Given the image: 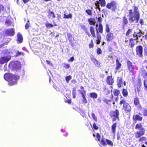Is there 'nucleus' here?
<instances>
[{
  "instance_id": "nucleus-1",
  "label": "nucleus",
  "mask_w": 147,
  "mask_h": 147,
  "mask_svg": "<svg viewBox=\"0 0 147 147\" xmlns=\"http://www.w3.org/2000/svg\"><path fill=\"white\" fill-rule=\"evenodd\" d=\"M132 8L134 9L133 12L132 9L128 10L129 15V20L131 23H138L140 17V14L138 7L134 5L132 6Z\"/></svg>"
},
{
  "instance_id": "nucleus-2",
  "label": "nucleus",
  "mask_w": 147,
  "mask_h": 147,
  "mask_svg": "<svg viewBox=\"0 0 147 147\" xmlns=\"http://www.w3.org/2000/svg\"><path fill=\"white\" fill-rule=\"evenodd\" d=\"M3 77L4 79L8 82L9 84L10 85L16 84L17 80L20 78L19 75L13 74L9 73L5 74Z\"/></svg>"
},
{
  "instance_id": "nucleus-3",
  "label": "nucleus",
  "mask_w": 147,
  "mask_h": 147,
  "mask_svg": "<svg viewBox=\"0 0 147 147\" xmlns=\"http://www.w3.org/2000/svg\"><path fill=\"white\" fill-rule=\"evenodd\" d=\"M136 129L139 130L134 133L135 137L137 139L144 135L145 134V129L143 127L141 123H137L135 127Z\"/></svg>"
},
{
  "instance_id": "nucleus-4",
  "label": "nucleus",
  "mask_w": 147,
  "mask_h": 147,
  "mask_svg": "<svg viewBox=\"0 0 147 147\" xmlns=\"http://www.w3.org/2000/svg\"><path fill=\"white\" fill-rule=\"evenodd\" d=\"M120 101L119 103L120 106H121L122 109L126 113L130 112L131 111V108L130 104L127 102L126 100L121 96L120 97Z\"/></svg>"
},
{
  "instance_id": "nucleus-5",
  "label": "nucleus",
  "mask_w": 147,
  "mask_h": 147,
  "mask_svg": "<svg viewBox=\"0 0 147 147\" xmlns=\"http://www.w3.org/2000/svg\"><path fill=\"white\" fill-rule=\"evenodd\" d=\"M119 110L116 109L114 111H111L110 113L109 116L113 118L112 121L114 122L117 119L119 120Z\"/></svg>"
},
{
  "instance_id": "nucleus-6",
  "label": "nucleus",
  "mask_w": 147,
  "mask_h": 147,
  "mask_svg": "<svg viewBox=\"0 0 147 147\" xmlns=\"http://www.w3.org/2000/svg\"><path fill=\"white\" fill-rule=\"evenodd\" d=\"M117 4L115 1H112L108 3L106 7L109 9H111L112 11H115L117 9Z\"/></svg>"
},
{
  "instance_id": "nucleus-7",
  "label": "nucleus",
  "mask_w": 147,
  "mask_h": 147,
  "mask_svg": "<svg viewBox=\"0 0 147 147\" xmlns=\"http://www.w3.org/2000/svg\"><path fill=\"white\" fill-rule=\"evenodd\" d=\"M9 66L12 70L17 71L20 70L21 69V66L20 64L16 62H11L9 64Z\"/></svg>"
},
{
  "instance_id": "nucleus-8",
  "label": "nucleus",
  "mask_w": 147,
  "mask_h": 147,
  "mask_svg": "<svg viewBox=\"0 0 147 147\" xmlns=\"http://www.w3.org/2000/svg\"><path fill=\"white\" fill-rule=\"evenodd\" d=\"M100 143L101 145L103 146H106L107 144L110 145L111 146H113V143L111 141L108 139H106L105 140L104 138H102Z\"/></svg>"
},
{
  "instance_id": "nucleus-9",
  "label": "nucleus",
  "mask_w": 147,
  "mask_h": 147,
  "mask_svg": "<svg viewBox=\"0 0 147 147\" xmlns=\"http://www.w3.org/2000/svg\"><path fill=\"white\" fill-rule=\"evenodd\" d=\"M136 55L140 57L143 56V48L142 46L138 45L135 48Z\"/></svg>"
},
{
  "instance_id": "nucleus-10",
  "label": "nucleus",
  "mask_w": 147,
  "mask_h": 147,
  "mask_svg": "<svg viewBox=\"0 0 147 147\" xmlns=\"http://www.w3.org/2000/svg\"><path fill=\"white\" fill-rule=\"evenodd\" d=\"M127 64V68L130 73L134 74V67L132 63L129 60H128L126 62Z\"/></svg>"
},
{
  "instance_id": "nucleus-11",
  "label": "nucleus",
  "mask_w": 147,
  "mask_h": 147,
  "mask_svg": "<svg viewBox=\"0 0 147 147\" xmlns=\"http://www.w3.org/2000/svg\"><path fill=\"white\" fill-rule=\"evenodd\" d=\"M122 23V28L124 29L125 26H127L129 23V21L128 18L126 16H124L122 17V22H120Z\"/></svg>"
},
{
  "instance_id": "nucleus-12",
  "label": "nucleus",
  "mask_w": 147,
  "mask_h": 147,
  "mask_svg": "<svg viewBox=\"0 0 147 147\" xmlns=\"http://www.w3.org/2000/svg\"><path fill=\"white\" fill-rule=\"evenodd\" d=\"M133 102L134 105L135 106H138V109L139 110H142V106L140 104V102L138 98L135 97L134 99Z\"/></svg>"
},
{
  "instance_id": "nucleus-13",
  "label": "nucleus",
  "mask_w": 147,
  "mask_h": 147,
  "mask_svg": "<svg viewBox=\"0 0 147 147\" xmlns=\"http://www.w3.org/2000/svg\"><path fill=\"white\" fill-rule=\"evenodd\" d=\"M106 81L107 84L109 85H113L115 81L114 78L112 75L107 76Z\"/></svg>"
},
{
  "instance_id": "nucleus-14",
  "label": "nucleus",
  "mask_w": 147,
  "mask_h": 147,
  "mask_svg": "<svg viewBox=\"0 0 147 147\" xmlns=\"http://www.w3.org/2000/svg\"><path fill=\"white\" fill-rule=\"evenodd\" d=\"M5 35L10 36H13L15 34L14 29L13 28L7 29L5 31Z\"/></svg>"
},
{
  "instance_id": "nucleus-15",
  "label": "nucleus",
  "mask_w": 147,
  "mask_h": 147,
  "mask_svg": "<svg viewBox=\"0 0 147 147\" xmlns=\"http://www.w3.org/2000/svg\"><path fill=\"white\" fill-rule=\"evenodd\" d=\"M11 59L10 56H5L0 58V64H3L8 61Z\"/></svg>"
},
{
  "instance_id": "nucleus-16",
  "label": "nucleus",
  "mask_w": 147,
  "mask_h": 147,
  "mask_svg": "<svg viewBox=\"0 0 147 147\" xmlns=\"http://www.w3.org/2000/svg\"><path fill=\"white\" fill-rule=\"evenodd\" d=\"M132 120L133 121L136 123L137 121H142L143 119V118L139 115L138 114L134 115L132 117Z\"/></svg>"
},
{
  "instance_id": "nucleus-17",
  "label": "nucleus",
  "mask_w": 147,
  "mask_h": 147,
  "mask_svg": "<svg viewBox=\"0 0 147 147\" xmlns=\"http://www.w3.org/2000/svg\"><path fill=\"white\" fill-rule=\"evenodd\" d=\"M90 59L96 66L98 67H100V63L94 57L93 55H92V57H90Z\"/></svg>"
},
{
  "instance_id": "nucleus-18",
  "label": "nucleus",
  "mask_w": 147,
  "mask_h": 147,
  "mask_svg": "<svg viewBox=\"0 0 147 147\" xmlns=\"http://www.w3.org/2000/svg\"><path fill=\"white\" fill-rule=\"evenodd\" d=\"M135 40L132 38H130L129 40V44L128 46L130 48L132 49H133L135 45L137 44L138 42V41H137L136 43Z\"/></svg>"
},
{
  "instance_id": "nucleus-19",
  "label": "nucleus",
  "mask_w": 147,
  "mask_h": 147,
  "mask_svg": "<svg viewBox=\"0 0 147 147\" xmlns=\"http://www.w3.org/2000/svg\"><path fill=\"white\" fill-rule=\"evenodd\" d=\"M114 38L113 34V33L109 32L107 34L106 38L107 41L109 42L111 41Z\"/></svg>"
},
{
  "instance_id": "nucleus-20",
  "label": "nucleus",
  "mask_w": 147,
  "mask_h": 147,
  "mask_svg": "<svg viewBox=\"0 0 147 147\" xmlns=\"http://www.w3.org/2000/svg\"><path fill=\"white\" fill-rule=\"evenodd\" d=\"M117 84L118 87L121 88L123 84V81L122 77H118L117 80Z\"/></svg>"
},
{
  "instance_id": "nucleus-21",
  "label": "nucleus",
  "mask_w": 147,
  "mask_h": 147,
  "mask_svg": "<svg viewBox=\"0 0 147 147\" xmlns=\"http://www.w3.org/2000/svg\"><path fill=\"white\" fill-rule=\"evenodd\" d=\"M80 93L82 95V97L83 98L82 100V103L86 104L87 102V101L86 98L85 96V94L86 93V91L85 90H84L83 92L81 91Z\"/></svg>"
},
{
  "instance_id": "nucleus-22",
  "label": "nucleus",
  "mask_w": 147,
  "mask_h": 147,
  "mask_svg": "<svg viewBox=\"0 0 147 147\" xmlns=\"http://www.w3.org/2000/svg\"><path fill=\"white\" fill-rule=\"evenodd\" d=\"M116 67L115 68V69L117 72V70L121 68L122 65L119 62L118 58L116 59Z\"/></svg>"
},
{
  "instance_id": "nucleus-23",
  "label": "nucleus",
  "mask_w": 147,
  "mask_h": 147,
  "mask_svg": "<svg viewBox=\"0 0 147 147\" xmlns=\"http://www.w3.org/2000/svg\"><path fill=\"white\" fill-rule=\"evenodd\" d=\"M89 30L92 37L95 38L96 37V35L94 27L90 26L89 28Z\"/></svg>"
},
{
  "instance_id": "nucleus-24",
  "label": "nucleus",
  "mask_w": 147,
  "mask_h": 147,
  "mask_svg": "<svg viewBox=\"0 0 147 147\" xmlns=\"http://www.w3.org/2000/svg\"><path fill=\"white\" fill-rule=\"evenodd\" d=\"M88 21L90 25H94L96 23L95 19L94 18L88 19Z\"/></svg>"
},
{
  "instance_id": "nucleus-25",
  "label": "nucleus",
  "mask_w": 147,
  "mask_h": 147,
  "mask_svg": "<svg viewBox=\"0 0 147 147\" xmlns=\"http://www.w3.org/2000/svg\"><path fill=\"white\" fill-rule=\"evenodd\" d=\"M96 44L99 45L100 43L101 37V35L98 33V31H96Z\"/></svg>"
},
{
  "instance_id": "nucleus-26",
  "label": "nucleus",
  "mask_w": 147,
  "mask_h": 147,
  "mask_svg": "<svg viewBox=\"0 0 147 147\" xmlns=\"http://www.w3.org/2000/svg\"><path fill=\"white\" fill-rule=\"evenodd\" d=\"M81 28L84 30L86 34L88 35L89 37L91 36L89 32L87 30L86 26L84 25H82L81 26Z\"/></svg>"
},
{
  "instance_id": "nucleus-27",
  "label": "nucleus",
  "mask_w": 147,
  "mask_h": 147,
  "mask_svg": "<svg viewBox=\"0 0 147 147\" xmlns=\"http://www.w3.org/2000/svg\"><path fill=\"white\" fill-rule=\"evenodd\" d=\"M110 92V90L108 88H106L105 87L103 89L102 92L103 94L106 96H107L108 94H109Z\"/></svg>"
},
{
  "instance_id": "nucleus-28",
  "label": "nucleus",
  "mask_w": 147,
  "mask_h": 147,
  "mask_svg": "<svg viewBox=\"0 0 147 147\" xmlns=\"http://www.w3.org/2000/svg\"><path fill=\"white\" fill-rule=\"evenodd\" d=\"M17 41L19 43H21L23 41V37L22 35L20 33H18L17 35Z\"/></svg>"
},
{
  "instance_id": "nucleus-29",
  "label": "nucleus",
  "mask_w": 147,
  "mask_h": 147,
  "mask_svg": "<svg viewBox=\"0 0 147 147\" xmlns=\"http://www.w3.org/2000/svg\"><path fill=\"white\" fill-rule=\"evenodd\" d=\"M117 124L116 123H113L111 126V129L113 133L115 134Z\"/></svg>"
},
{
  "instance_id": "nucleus-30",
  "label": "nucleus",
  "mask_w": 147,
  "mask_h": 147,
  "mask_svg": "<svg viewBox=\"0 0 147 147\" xmlns=\"http://www.w3.org/2000/svg\"><path fill=\"white\" fill-rule=\"evenodd\" d=\"M122 93L123 96L127 97L128 96V92L126 89L123 88L122 90Z\"/></svg>"
},
{
  "instance_id": "nucleus-31",
  "label": "nucleus",
  "mask_w": 147,
  "mask_h": 147,
  "mask_svg": "<svg viewBox=\"0 0 147 147\" xmlns=\"http://www.w3.org/2000/svg\"><path fill=\"white\" fill-rule=\"evenodd\" d=\"M99 4H100L98 1H97L95 2L94 5L95 6V9H98V10L99 12H100L101 11V9L100 7Z\"/></svg>"
},
{
  "instance_id": "nucleus-32",
  "label": "nucleus",
  "mask_w": 147,
  "mask_h": 147,
  "mask_svg": "<svg viewBox=\"0 0 147 147\" xmlns=\"http://www.w3.org/2000/svg\"><path fill=\"white\" fill-rule=\"evenodd\" d=\"M45 25L47 28H51L53 27L54 26H57V25L55 23H54V25H53L52 24L46 23L45 24Z\"/></svg>"
},
{
  "instance_id": "nucleus-33",
  "label": "nucleus",
  "mask_w": 147,
  "mask_h": 147,
  "mask_svg": "<svg viewBox=\"0 0 147 147\" xmlns=\"http://www.w3.org/2000/svg\"><path fill=\"white\" fill-rule=\"evenodd\" d=\"M98 29V31H97L98 32V33H99V32L101 34L102 33L103 31V28L102 24H99Z\"/></svg>"
},
{
  "instance_id": "nucleus-34",
  "label": "nucleus",
  "mask_w": 147,
  "mask_h": 147,
  "mask_svg": "<svg viewBox=\"0 0 147 147\" xmlns=\"http://www.w3.org/2000/svg\"><path fill=\"white\" fill-rule=\"evenodd\" d=\"M113 93L115 96H118L120 94V91L118 89H114L113 91Z\"/></svg>"
},
{
  "instance_id": "nucleus-35",
  "label": "nucleus",
  "mask_w": 147,
  "mask_h": 147,
  "mask_svg": "<svg viewBox=\"0 0 147 147\" xmlns=\"http://www.w3.org/2000/svg\"><path fill=\"white\" fill-rule=\"evenodd\" d=\"M98 1L101 7H105L106 5V1L105 0H99Z\"/></svg>"
},
{
  "instance_id": "nucleus-36",
  "label": "nucleus",
  "mask_w": 147,
  "mask_h": 147,
  "mask_svg": "<svg viewBox=\"0 0 147 147\" xmlns=\"http://www.w3.org/2000/svg\"><path fill=\"white\" fill-rule=\"evenodd\" d=\"M72 18V14L71 13H69L68 15H66L64 14L63 17V18L64 19L71 18Z\"/></svg>"
},
{
  "instance_id": "nucleus-37",
  "label": "nucleus",
  "mask_w": 147,
  "mask_h": 147,
  "mask_svg": "<svg viewBox=\"0 0 147 147\" xmlns=\"http://www.w3.org/2000/svg\"><path fill=\"white\" fill-rule=\"evenodd\" d=\"M90 96L91 98L94 99L97 98L98 96L97 94L95 92L91 93L90 94Z\"/></svg>"
},
{
  "instance_id": "nucleus-38",
  "label": "nucleus",
  "mask_w": 147,
  "mask_h": 147,
  "mask_svg": "<svg viewBox=\"0 0 147 147\" xmlns=\"http://www.w3.org/2000/svg\"><path fill=\"white\" fill-rule=\"evenodd\" d=\"M48 16L49 18H50L51 17L55 18V13L53 11H50L49 12L48 14Z\"/></svg>"
},
{
  "instance_id": "nucleus-39",
  "label": "nucleus",
  "mask_w": 147,
  "mask_h": 147,
  "mask_svg": "<svg viewBox=\"0 0 147 147\" xmlns=\"http://www.w3.org/2000/svg\"><path fill=\"white\" fill-rule=\"evenodd\" d=\"M141 86L138 85H136L134 89L135 91L136 92H137L139 93L140 92Z\"/></svg>"
},
{
  "instance_id": "nucleus-40",
  "label": "nucleus",
  "mask_w": 147,
  "mask_h": 147,
  "mask_svg": "<svg viewBox=\"0 0 147 147\" xmlns=\"http://www.w3.org/2000/svg\"><path fill=\"white\" fill-rule=\"evenodd\" d=\"M144 32H142L141 30H140L139 32L137 33V37H138V40L139 39V38L142 36Z\"/></svg>"
},
{
  "instance_id": "nucleus-41",
  "label": "nucleus",
  "mask_w": 147,
  "mask_h": 147,
  "mask_svg": "<svg viewBox=\"0 0 147 147\" xmlns=\"http://www.w3.org/2000/svg\"><path fill=\"white\" fill-rule=\"evenodd\" d=\"M132 29H128L126 31V35L127 36H128L132 32Z\"/></svg>"
},
{
  "instance_id": "nucleus-42",
  "label": "nucleus",
  "mask_w": 147,
  "mask_h": 147,
  "mask_svg": "<svg viewBox=\"0 0 147 147\" xmlns=\"http://www.w3.org/2000/svg\"><path fill=\"white\" fill-rule=\"evenodd\" d=\"M21 55H24V53L23 52H20L19 51H17L16 54L14 56L15 57H17L18 56Z\"/></svg>"
},
{
  "instance_id": "nucleus-43",
  "label": "nucleus",
  "mask_w": 147,
  "mask_h": 147,
  "mask_svg": "<svg viewBox=\"0 0 147 147\" xmlns=\"http://www.w3.org/2000/svg\"><path fill=\"white\" fill-rule=\"evenodd\" d=\"M105 29L106 32L109 33L110 32V29L109 27V25L108 24H106L105 25Z\"/></svg>"
},
{
  "instance_id": "nucleus-44",
  "label": "nucleus",
  "mask_w": 147,
  "mask_h": 147,
  "mask_svg": "<svg viewBox=\"0 0 147 147\" xmlns=\"http://www.w3.org/2000/svg\"><path fill=\"white\" fill-rule=\"evenodd\" d=\"M147 139L146 137L145 136H142L139 138V141L140 142H143L145 141Z\"/></svg>"
},
{
  "instance_id": "nucleus-45",
  "label": "nucleus",
  "mask_w": 147,
  "mask_h": 147,
  "mask_svg": "<svg viewBox=\"0 0 147 147\" xmlns=\"http://www.w3.org/2000/svg\"><path fill=\"white\" fill-rule=\"evenodd\" d=\"M89 48L90 49L93 48L94 47V45L93 42V40L92 39H91L90 40V43L89 44Z\"/></svg>"
},
{
  "instance_id": "nucleus-46",
  "label": "nucleus",
  "mask_w": 147,
  "mask_h": 147,
  "mask_svg": "<svg viewBox=\"0 0 147 147\" xmlns=\"http://www.w3.org/2000/svg\"><path fill=\"white\" fill-rule=\"evenodd\" d=\"M63 67L65 69L69 68L70 67V65L69 64H67L65 63H63Z\"/></svg>"
},
{
  "instance_id": "nucleus-47",
  "label": "nucleus",
  "mask_w": 147,
  "mask_h": 147,
  "mask_svg": "<svg viewBox=\"0 0 147 147\" xmlns=\"http://www.w3.org/2000/svg\"><path fill=\"white\" fill-rule=\"evenodd\" d=\"M103 101L106 104L109 105L110 103V100L106 98H104L103 100Z\"/></svg>"
},
{
  "instance_id": "nucleus-48",
  "label": "nucleus",
  "mask_w": 147,
  "mask_h": 147,
  "mask_svg": "<svg viewBox=\"0 0 147 147\" xmlns=\"http://www.w3.org/2000/svg\"><path fill=\"white\" fill-rule=\"evenodd\" d=\"M96 139H95V140L97 141H100L101 138V136L99 133H96Z\"/></svg>"
},
{
  "instance_id": "nucleus-49",
  "label": "nucleus",
  "mask_w": 147,
  "mask_h": 147,
  "mask_svg": "<svg viewBox=\"0 0 147 147\" xmlns=\"http://www.w3.org/2000/svg\"><path fill=\"white\" fill-rule=\"evenodd\" d=\"M76 89L75 88H73L72 92V94L73 98H75L76 97Z\"/></svg>"
},
{
  "instance_id": "nucleus-50",
  "label": "nucleus",
  "mask_w": 147,
  "mask_h": 147,
  "mask_svg": "<svg viewBox=\"0 0 147 147\" xmlns=\"http://www.w3.org/2000/svg\"><path fill=\"white\" fill-rule=\"evenodd\" d=\"M96 52L98 55H100L102 53V51L100 48H98L96 50Z\"/></svg>"
},
{
  "instance_id": "nucleus-51",
  "label": "nucleus",
  "mask_w": 147,
  "mask_h": 147,
  "mask_svg": "<svg viewBox=\"0 0 147 147\" xmlns=\"http://www.w3.org/2000/svg\"><path fill=\"white\" fill-rule=\"evenodd\" d=\"M72 76L70 75L66 76L65 78V79L67 82L68 83L70 80Z\"/></svg>"
},
{
  "instance_id": "nucleus-52",
  "label": "nucleus",
  "mask_w": 147,
  "mask_h": 147,
  "mask_svg": "<svg viewBox=\"0 0 147 147\" xmlns=\"http://www.w3.org/2000/svg\"><path fill=\"white\" fill-rule=\"evenodd\" d=\"M92 128L96 130H97L98 129V127L96 125L95 123H93Z\"/></svg>"
},
{
  "instance_id": "nucleus-53",
  "label": "nucleus",
  "mask_w": 147,
  "mask_h": 147,
  "mask_svg": "<svg viewBox=\"0 0 147 147\" xmlns=\"http://www.w3.org/2000/svg\"><path fill=\"white\" fill-rule=\"evenodd\" d=\"M91 115L93 119L95 121H97V117L96 116L95 114L94 113H91Z\"/></svg>"
},
{
  "instance_id": "nucleus-54",
  "label": "nucleus",
  "mask_w": 147,
  "mask_h": 147,
  "mask_svg": "<svg viewBox=\"0 0 147 147\" xmlns=\"http://www.w3.org/2000/svg\"><path fill=\"white\" fill-rule=\"evenodd\" d=\"M86 13L89 15L91 16L92 15V12L91 10L88 9L85 11Z\"/></svg>"
},
{
  "instance_id": "nucleus-55",
  "label": "nucleus",
  "mask_w": 147,
  "mask_h": 147,
  "mask_svg": "<svg viewBox=\"0 0 147 147\" xmlns=\"http://www.w3.org/2000/svg\"><path fill=\"white\" fill-rule=\"evenodd\" d=\"M143 115L144 117H147V109H145L144 110Z\"/></svg>"
},
{
  "instance_id": "nucleus-56",
  "label": "nucleus",
  "mask_w": 147,
  "mask_h": 147,
  "mask_svg": "<svg viewBox=\"0 0 147 147\" xmlns=\"http://www.w3.org/2000/svg\"><path fill=\"white\" fill-rule=\"evenodd\" d=\"M144 85L146 90H147V81L146 80H144Z\"/></svg>"
},
{
  "instance_id": "nucleus-57",
  "label": "nucleus",
  "mask_w": 147,
  "mask_h": 147,
  "mask_svg": "<svg viewBox=\"0 0 147 147\" xmlns=\"http://www.w3.org/2000/svg\"><path fill=\"white\" fill-rule=\"evenodd\" d=\"M144 55L145 56H147V46H146L144 49Z\"/></svg>"
},
{
  "instance_id": "nucleus-58",
  "label": "nucleus",
  "mask_w": 147,
  "mask_h": 147,
  "mask_svg": "<svg viewBox=\"0 0 147 147\" xmlns=\"http://www.w3.org/2000/svg\"><path fill=\"white\" fill-rule=\"evenodd\" d=\"M102 18L100 16L98 18L97 21L99 23V24H102L101 22L102 21Z\"/></svg>"
},
{
  "instance_id": "nucleus-59",
  "label": "nucleus",
  "mask_w": 147,
  "mask_h": 147,
  "mask_svg": "<svg viewBox=\"0 0 147 147\" xmlns=\"http://www.w3.org/2000/svg\"><path fill=\"white\" fill-rule=\"evenodd\" d=\"M133 36V37L135 38L134 39L137 41L138 40V37H137V34L136 33V32H134V33Z\"/></svg>"
},
{
  "instance_id": "nucleus-60",
  "label": "nucleus",
  "mask_w": 147,
  "mask_h": 147,
  "mask_svg": "<svg viewBox=\"0 0 147 147\" xmlns=\"http://www.w3.org/2000/svg\"><path fill=\"white\" fill-rule=\"evenodd\" d=\"M139 23L141 25H143L144 24V22L142 19H141L139 20Z\"/></svg>"
},
{
  "instance_id": "nucleus-61",
  "label": "nucleus",
  "mask_w": 147,
  "mask_h": 147,
  "mask_svg": "<svg viewBox=\"0 0 147 147\" xmlns=\"http://www.w3.org/2000/svg\"><path fill=\"white\" fill-rule=\"evenodd\" d=\"M138 85H140V86H141L142 83L141 79L140 78H138Z\"/></svg>"
},
{
  "instance_id": "nucleus-62",
  "label": "nucleus",
  "mask_w": 147,
  "mask_h": 147,
  "mask_svg": "<svg viewBox=\"0 0 147 147\" xmlns=\"http://www.w3.org/2000/svg\"><path fill=\"white\" fill-rule=\"evenodd\" d=\"M74 60V57L73 56H72V57H71L68 60V61L69 62H72Z\"/></svg>"
},
{
  "instance_id": "nucleus-63",
  "label": "nucleus",
  "mask_w": 147,
  "mask_h": 147,
  "mask_svg": "<svg viewBox=\"0 0 147 147\" xmlns=\"http://www.w3.org/2000/svg\"><path fill=\"white\" fill-rule=\"evenodd\" d=\"M30 27V24L28 22L25 25V28L26 29H27L29 28Z\"/></svg>"
},
{
  "instance_id": "nucleus-64",
  "label": "nucleus",
  "mask_w": 147,
  "mask_h": 147,
  "mask_svg": "<svg viewBox=\"0 0 147 147\" xmlns=\"http://www.w3.org/2000/svg\"><path fill=\"white\" fill-rule=\"evenodd\" d=\"M144 63L146 64L145 65V67L146 69L147 70V60H144Z\"/></svg>"
}]
</instances>
